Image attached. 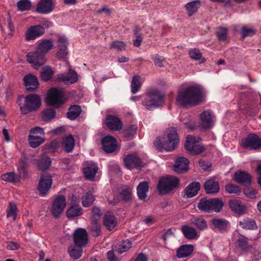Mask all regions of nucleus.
Returning a JSON list of instances; mask_svg holds the SVG:
<instances>
[{"label": "nucleus", "instance_id": "47", "mask_svg": "<svg viewBox=\"0 0 261 261\" xmlns=\"http://www.w3.org/2000/svg\"><path fill=\"white\" fill-rule=\"evenodd\" d=\"M239 225L244 229H254L256 228L255 221L250 219H245L239 222Z\"/></svg>", "mask_w": 261, "mask_h": 261}, {"label": "nucleus", "instance_id": "15", "mask_svg": "<svg viewBox=\"0 0 261 261\" xmlns=\"http://www.w3.org/2000/svg\"><path fill=\"white\" fill-rule=\"evenodd\" d=\"M233 180L243 186L248 187L252 182V176L248 172L241 170L237 171L233 176Z\"/></svg>", "mask_w": 261, "mask_h": 261}, {"label": "nucleus", "instance_id": "50", "mask_svg": "<svg viewBox=\"0 0 261 261\" xmlns=\"http://www.w3.org/2000/svg\"><path fill=\"white\" fill-rule=\"evenodd\" d=\"M18 11L21 12L30 10L32 7V3L30 0H19L17 3Z\"/></svg>", "mask_w": 261, "mask_h": 261}, {"label": "nucleus", "instance_id": "27", "mask_svg": "<svg viewBox=\"0 0 261 261\" xmlns=\"http://www.w3.org/2000/svg\"><path fill=\"white\" fill-rule=\"evenodd\" d=\"M53 47L54 44L51 39H44L39 43L36 49L46 56Z\"/></svg>", "mask_w": 261, "mask_h": 261}, {"label": "nucleus", "instance_id": "43", "mask_svg": "<svg viewBox=\"0 0 261 261\" xmlns=\"http://www.w3.org/2000/svg\"><path fill=\"white\" fill-rule=\"evenodd\" d=\"M94 200V196L92 192H88L82 197V205L84 207H88L93 203Z\"/></svg>", "mask_w": 261, "mask_h": 261}, {"label": "nucleus", "instance_id": "39", "mask_svg": "<svg viewBox=\"0 0 261 261\" xmlns=\"http://www.w3.org/2000/svg\"><path fill=\"white\" fill-rule=\"evenodd\" d=\"M122 200L125 202H128L132 199V190L127 186H123L119 192Z\"/></svg>", "mask_w": 261, "mask_h": 261}, {"label": "nucleus", "instance_id": "36", "mask_svg": "<svg viewBox=\"0 0 261 261\" xmlns=\"http://www.w3.org/2000/svg\"><path fill=\"white\" fill-rule=\"evenodd\" d=\"M210 212H220L223 206L224 203L222 199L219 198H210Z\"/></svg>", "mask_w": 261, "mask_h": 261}, {"label": "nucleus", "instance_id": "48", "mask_svg": "<svg viewBox=\"0 0 261 261\" xmlns=\"http://www.w3.org/2000/svg\"><path fill=\"white\" fill-rule=\"evenodd\" d=\"M90 229L92 234L94 237H97L101 234V225L98 221L91 220Z\"/></svg>", "mask_w": 261, "mask_h": 261}, {"label": "nucleus", "instance_id": "9", "mask_svg": "<svg viewBox=\"0 0 261 261\" xmlns=\"http://www.w3.org/2000/svg\"><path fill=\"white\" fill-rule=\"evenodd\" d=\"M45 56L37 49L34 51L28 53L26 56L27 61L35 69H38L45 64L46 61Z\"/></svg>", "mask_w": 261, "mask_h": 261}, {"label": "nucleus", "instance_id": "64", "mask_svg": "<svg viewBox=\"0 0 261 261\" xmlns=\"http://www.w3.org/2000/svg\"><path fill=\"white\" fill-rule=\"evenodd\" d=\"M251 252L252 256V261H258L260 258H261V254L260 252L258 250L253 248L252 246L251 248L249 250V251Z\"/></svg>", "mask_w": 261, "mask_h": 261}, {"label": "nucleus", "instance_id": "22", "mask_svg": "<svg viewBox=\"0 0 261 261\" xmlns=\"http://www.w3.org/2000/svg\"><path fill=\"white\" fill-rule=\"evenodd\" d=\"M103 225L110 231L113 230L117 224V219L113 213L107 212L103 219Z\"/></svg>", "mask_w": 261, "mask_h": 261}, {"label": "nucleus", "instance_id": "10", "mask_svg": "<svg viewBox=\"0 0 261 261\" xmlns=\"http://www.w3.org/2000/svg\"><path fill=\"white\" fill-rule=\"evenodd\" d=\"M66 205V199L63 195H58L54 199L52 207L51 214L55 218H58L63 212Z\"/></svg>", "mask_w": 261, "mask_h": 261}, {"label": "nucleus", "instance_id": "29", "mask_svg": "<svg viewBox=\"0 0 261 261\" xmlns=\"http://www.w3.org/2000/svg\"><path fill=\"white\" fill-rule=\"evenodd\" d=\"M75 140L71 135L63 138L62 142V146L64 151L67 153L71 152L74 147Z\"/></svg>", "mask_w": 261, "mask_h": 261}, {"label": "nucleus", "instance_id": "58", "mask_svg": "<svg viewBox=\"0 0 261 261\" xmlns=\"http://www.w3.org/2000/svg\"><path fill=\"white\" fill-rule=\"evenodd\" d=\"M126 44L123 41H113L111 45L110 48L116 49L118 51H121L125 50Z\"/></svg>", "mask_w": 261, "mask_h": 261}, {"label": "nucleus", "instance_id": "23", "mask_svg": "<svg viewBox=\"0 0 261 261\" xmlns=\"http://www.w3.org/2000/svg\"><path fill=\"white\" fill-rule=\"evenodd\" d=\"M189 160L185 157H179L175 161L174 170L177 173H182L188 169Z\"/></svg>", "mask_w": 261, "mask_h": 261}, {"label": "nucleus", "instance_id": "16", "mask_svg": "<svg viewBox=\"0 0 261 261\" xmlns=\"http://www.w3.org/2000/svg\"><path fill=\"white\" fill-rule=\"evenodd\" d=\"M23 82L28 91H35L39 87V84L37 76L31 73H29L23 77Z\"/></svg>", "mask_w": 261, "mask_h": 261}, {"label": "nucleus", "instance_id": "18", "mask_svg": "<svg viewBox=\"0 0 261 261\" xmlns=\"http://www.w3.org/2000/svg\"><path fill=\"white\" fill-rule=\"evenodd\" d=\"M54 9L53 0H40L37 5L36 11L40 14H48Z\"/></svg>", "mask_w": 261, "mask_h": 261}, {"label": "nucleus", "instance_id": "14", "mask_svg": "<svg viewBox=\"0 0 261 261\" xmlns=\"http://www.w3.org/2000/svg\"><path fill=\"white\" fill-rule=\"evenodd\" d=\"M101 145L103 150L107 153L114 152L118 149L116 139L110 136H107L102 139Z\"/></svg>", "mask_w": 261, "mask_h": 261}, {"label": "nucleus", "instance_id": "44", "mask_svg": "<svg viewBox=\"0 0 261 261\" xmlns=\"http://www.w3.org/2000/svg\"><path fill=\"white\" fill-rule=\"evenodd\" d=\"M132 246V243L128 240L122 241L119 245L116 246L115 251L121 254L128 250Z\"/></svg>", "mask_w": 261, "mask_h": 261}, {"label": "nucleus", "instance_id": "7", "mask_svg": "<svg viewBox=\"0 0 261 261\" xmlns=\"http://www.w3.org/2000/svg\"><path fill=\"white\" fill-rule=\"evenodd\" d=\"M64 92L56 88H51L48 92L46 102L49 106H57L64 102Z\"/></svg>", "mask_w": 261, "mask_h": 261}, {"label": "nucleus", "instance_id": "60", "mask_svg": "<svg viewBox=\"0 0 261 261\" xmlns=\"http://www.w3.org/2000/svg\"><path fill=\"white\" fill-rule=\"evenodd\" d=\"M151 59L153 60L155 65L160 67H163L164 66L163 62L165 61V58L164 57L156 54L152 56Z\"/></svg>", "mask_w": 261, "mask_h": 261}, {"label": "nucleus", "instance_id": "37", "mask_svg": "<svg viewBox=\"0 0 261 261\" xmlns=\"http://www.w3.org/2000/svg\"><path fill=\"white\" fill-rule=\"evenodd\" d=\"M81 107L78 105L71 106L67 113V117L69 119L73 120L76 119L81 114Z\"/></svg>", "mask_w": 261, "mask_h": 261}, {"label": "nucleus", "instance_id": "1", "mask_svg": "<svg viewBox=\"0 0 261 261\" xmlns=\"http://www.w3.org/2000/svg\"><path fill=\"white\" fill-rule=\"evenodd\" d=\"M202 91L200 87L192 86L178 92L176 101L183 108L198 105L202 100Z\"/></svg>", "mask_w": 261, "mask_h": 261}, {"label": "nucleus", "instance_id": "53", "mask_svg": "<svg viewBox=\"0 0 261 261\" xmlns=\"http://www.w3.org/2000/svg\"><path fill=\"white\" fill-rule=\"evenodd\" d=\"M137 128L138 127L136 125L128 126L123 132L124 137L127 138H132L136 133Z\"/></svg>", "mask_w": 261, "mask_h": 261}, {"label": "nucleus", "instance_id": "5", "mask_svg": "<svg viewBox=\"0 0 261 261\" xmlns=\"http://www.w3.org/2000/svg\"><path fill=\"white\" fill-rule=\"evenodd\" d=\"M179 180L174 176L169 175L159 179L157 188L160 194H166L176 188Z\"/></svg>", "mask_w": 261, "mask_h": 261}, {"label": "nucleus", "instance_id": "8", "mask_svg": "<svg viewBox=\"0 0 261 261\" xmlns=\"http://www.w3.org/2000/svg\"><path fill=\"white\" fill-rule=\"evenodd\" d=\"M185 148L192 155L199 154L205 149V147L196 141L195 138L192 136L187 137Z\"/></svg>", "mask_w": 261, "mask_h": 261}, {"label": "nucleus", "instance_id": "56", "mask_svg": "<svg viewBox=\"0 0 261 261\" xmlns=\"http://www.w3.org/2000/svg\"><path fill=\"white\" fill-rule=\"evenodd\" d=\"M242 38L244 39L245 38L248 36H252L256 32V30L253 28H249L246 25H244L242 28Z\"/></svg>", "mask_w": 261, "mask_h": 261}, {"label": "nucleus", "instance_id": "42", "mask_svg": "<svg viewBox=\"0 0 261 261\" xmlns=\"http://www.w3.org/2000/svg\"><path fill=\"white\" fill-rule=\"evenodd\" d=\"M1 179L5 181L15 183L19 181V177L14 172H7L1 175Z\"/></svg>", "mask_w": 261, "mask_h": 261}, {"label": "nucleus", "instance_id": "51", "mask_svg": "<svg viewBox=\"0 0 261 261\" xmlns=\"http://www.w3.org/2000/svg\"><path fill=\"white\" fill-rule=\"evenodd\" d=\"M27 158L25 156L21 158L18 166L19 173L20 175H22L23 177H25L27 176V172L26 169L27 167Z\"/></svg>", "mask_w": 261, "mask_h": 261}, {"label": "nucleus", "instance_id": "21", "mask_svg": "<svg viewBox=\"0 0 261 261\" xmlns=\"http://www.w3.org/2000/svg\"><path fill=\"white\" fill-rule=\"evenodd\" d=\"M106 124L111 130L117 131L122 128V123L117 116L109 115L106 117Z\"/></svg>", "mask_w": 261, "mask_h": 261}, {"label": "nucleus", "instance_id": "26", "mask_svg": "<svg viewBox=\"0 0 261 261\" xmlns=\"http://www.w3.org/2000/svg\"><path fill=\"white\" fill-rule=\"evenodd\" d=\"M98 170L97 165L92 163H87V167L84 168V173L87 179L93 180Z\"/></svg>", "mask_w": 261, "mask_h": 261}, {"label": "nucleus", "instance_id": "6", "mask_svg": "<svg viewBox=\"0 0 261 261\" xmlns=\"http://www.w3.org/2000/svg\"><path fill=\"white\" fill-rule=\"evenodd\" d=\"M242 147L245 149L249 148L251 150H258L261 149V138L256 134L250 133L246 138H243L241 143Z\"/></svg>", "mask_w": 261, "mask_h": 261}, {"label": "nucleus", "instance_id": "25", "mask_svg": "<svg viewBox=\"0 0 261 261\" xmlns=\"http://www.w3.org/2000/svg\"><path fill=\"white\" fill-rule=\"evenodd\" d=\"M60 81L64 82L66 84H72L78 80L77 74L75 71L72 69H69L67 73L63 74L59 77Z\"/></svg>", "mask_w": 261, "mask_h": 261}, {"label": "nucleus", "instance_id": "40", "mask_svg": "<svg viewBox=\"0 0 261 261\" xmlns=\"http://www.w3.org/2000/svg\"><path fill=\"white\" fill-rule=\"evenodd\" d=\"M210 199L202 198L197 204V207L201 212L209 213L210 212Z\"/></svg>", "mask_w": 261, "mask_h": 261}, {"label": "nucleus", "instance_id": "41", "mask_svg": "<svg viewBox=\"0 0 261 261\" xmlns=\"http://www.w3.org/2000/svg\"><path fill=\"white\" fill-rule=\"evenodd\" d=\"M28 140L30 146L35 148L42 144L45 141V139L44 137H35L34 135H29Z\"/></svg>", "mask_w": 261, "mask_h": 261}, {"label": "nucleus", "instance_id": "17", "mask_svg": "<svg viewBox=\"0 0 261 261\" xmlns=\"http://www.w3.org/2000/svg\"><path fill=\"white\" fill-rule=\"evenodd\" d=\"M123 160L125 166L128 169L140 168L143 167V162L136 154H128Z\"/></svg>", "mask_w": 261, "mask_h": 261}, {"label": "nucleus", "instance_id": "34", "mask_svg": "<svg viewBox=\"0 0 261 261\" xmlns=\"http://www.w3.org/2000/svg\"><path fill=\"white\" fill-rule=\"evenodd\" d=\"M211 223L213 225L214 229H216L220 231H224L229 224L228 222L225 219L215 218L211 220Z\"/></svg>", "mask_w": 261, "mask_h": 261}, {"label": "nucleus", "instance_id": "45", "mask_svg": "<svg viewBox=\"0 0 261 261\" xmlns=\"http://www.w3.org/2000/svg\"><path fill=\"white\" fill-rule=\"evenodd\" d=\"M53 73L54 71L49 66H44L41 71V79L45 82L48 81L52 78Z\"/></svg>", "mask_w": 261, "mask_h": 261}, {"label": "nucleus", "instance_id": "32", "mask_svg": "<svg viewBox=\"0 0 261 261\" xmlns=\"http://www.w3.org/2000/svg\"><path fill=\"white\" fill-rule=\"evenodd\" d=\"M201 6V2L199 0H195L187 3L185 7L187 11L188 15L190 17L192 16L194 14L196 13Z\"/></svg>", "mask_w": 261, "mask_h": 261}, {"label": "nucleus", "instance_id": "12", "mask_svg": "<svg viewBox=\"0 0 261 261\" xmlns=\"http://www.w3.org/2000/svg\"><path fill=\"white\" fill-rule=\"evenodd\" d=\"M73 238L74 244L78 247L81 248L88 243V233L85 229H77L73 233Z\"/></svg>", "mask_w": 261, "mask_h": 261}, {"label": "nucleus", "instance_id": "57", "mask_svg": "<svg viewBox=\"0 0 261 261\" xmlns=\"http://www.w3.org/2000/svg\"><path fill=\"white\" fill-rule=\"evenodd\" d=\"M70 256L74 259L79 258L82 254L83 249L82 247L77 249L70 247L68 250Z\"/></svg>", "mask_w": 261, "mask_h": 261}, {"label": "nucleus", "instance_id": "54", "mask_svg": "<svg viewBox=\"0 0 261 261\" xmlns=\"http://www.w3.org/2000/svg\"><path fill=\"white\" fill-rule=\"evenodd\" d=\"M140 76L139 75H135L133 76L132 83L131 88L132 92L133 94L136 93L141 87Z\"/></svg>", "mask_w": 261, "mask_h": 261}, {"label": "nucleus", "instance_id": "35", "mask_svg": "<svg viewBox=\"0 0 261 261\" xmlns=\"http://www.w3.org/2000/svg\"><path fill=\"white\" fill-rule=\"evenodd\" d=\"M83 214V210L79 205L74 204L71 205L68 209L66 215L69 219L79 217Z\"/></svg>", "mask_w": 261, "mask_h": 261}, {"label": "nucleus", "instance_id": "38", "mask_svg": "<svg viewBox=\"0 0 261 261\" xmlns=\"http://www.w3.org/2000/svg\"><path fill=\"white\" fill-rule=\"evenodd\" d=\"M236 246L244 252H248L252 247L249 244L248 239L245 237H240L237 240Z\"/></svg>", "mask_w": 261, "mask_h": 261}, {"label": "nucleus", "instance_id": "30", "mask_svg": "<svg viewBox=\"0 0 261 261\" xmlns=\"http://www.w3.org/2000/svg\"><path fill=\"white\" fill-rule=\"evenodd\" d=\"M200 189L199 182H192L185 189V194L188 198H192L196 195Z\"/></svg>", "mask_w": 261, "mask_h": 261}, {"label": "nucleus", "instance_id": "3", "mask_svg": "<svg viewBox=\"0 0 261 261\" xmlns=\"http://www.w3.org/2000/svg\"><path fill=\"white\" fill-rule=\"evenodd\" d=\"M164 95L160 91L154 90L146 93L142 103L146 109L152 110L164 104Z\"/></svg>", "mask_w": 261, "mask_h": 261}, {"label": "nucleus", "instance_id": "61", "mask_svg": "<svg viewBox=\"0 0 261 261\" xmlns=\"http://www.w3.org/2000/svg\"><path fill=\"white\" fill-rule=\"evenodd\" d=\"M244 110L246 114L249 116L254 115L257 111V109L255 108V105L254 104H247Z\"/></svg>", "mask_w": 261, "mask_h": 261}, {"label": "nucleus", "instance_id": "20", "mask_svg": "<svg viewBox=\"0 0 261 261\" xmlns=\"http://www.w3.org/2000/svg\"><path fill=\"white\" fill-rule=\"evenodd\" d=\"M214 125L213 116L208 111H205L200 114V127L205 129H210Z\"/></svg>", "mask_w": 261, "mask_h": 261}, {"label": "nucleus", "instance_id": "2", "mask_svg": "<svg viewBox=\"0 0 261 261\" xmlns=\"http://www.w3.org/2000/svg\"><path fill=\"white\" fill-rule=\"evenodd\" d=\"M179 143L178 135L175 128L171 127L167 131V134L161 141L160 138H156L154 142L156 148L159 151L164 149L171 151L173 150Z\"/></svg>", "mask_w": 261, "mask_h": 261}, {"label": "nucleus", "instance_id": "4", "mask_svg": "<svg viewBox=\"0 0 261 261\" xmlns=\"http://www.w3.org/2000/svg\"><path fill=\"white\" fill-rule=\"evenodd\" d=\"M41 105L40 97L36 94H30L24 97V104L20 106L21 113L24 115L37 111Z\"/></svg>", "mask_w": 261, "mask_h": 261}, {"label": "nucleus", "instance_id": "11", "mask_svg": "<svg viewBox=\"0 0 261 261\" xmlns=\"http://www.w3.org/2000/svg\"><path fill=\"white\" fill-rule=\"evenodd\" d=\"M52 177L48 173L42 174L39 181L38 191L41 195H45L49 190L52 185Z\"/></svg>", "mask_w": 261, "mask_h": 261}, {"label": "nucleus", "instance_id": "13", "mask_svg": "<svg viewBox=\"0 0 261 261\" xmlns=\"http://www.w3.org/2000/svg\"><path fill=\"white\" fill-rule=\"evenodd\" d=\"M45 33V29L41 25H35L29 27L26 31L25 39L31 41L40 37Z\"/></svg>", "mask_w": 261, "mask_h": 261}, {"label": "nucleus", "instance_id": "24", "mask_svg": "<svg viewBox=\"0 0 261 261\" xmlns=\"http://www.w3.org/2000/svg\"><path fill=\"white\" fill-rule=\"evenodd\" d=\"M204 187L206 194H215L219 191L220 187L218 181L213 179H210L205 181Z\"/></svg>", "mask_w": 261, "mask_h": 261}, {"label": "nucleus", "instance_id": "52", "mask_svg": "<svg viewBox=\"0 0 261 261\" xmlns=\"http://www.w3.org/2000/svg\"><path fill=\"white\" fill-rule=\"evenodd\" d=\"M192 223L199 230H203L207 227L206 221L203 218H196L193 219Z\"/></svg>", "mask_w": 261, "mask_h": 261}, {"label": "nucleus", "instance_id": "33", "mask_svg": "<svg viewBox=\"0 0 261 261\" xmlns=\"http://www.w3.org/2000/svg\"><path fill=\"white\" fill-rule=\"evenodd\" d=\"M181 230L183 233L184 237L188 240H193L196 239L198 236L196 230L188 225H184L181 227Z\"/></svg>", "mask_w": 261, "mask_h": 261}, {"label": "nucleus", "instance_id": "59", "mask_svg": "<svg viewBox=\"0 0 261 261\" xmlns=\"http://www.w3.org/2000/svg\"><path fill=\"white\" fill-rule=\"evenodd\" d=\"M16 205L14 203L10 202L9 208L7 210V217H13V219L15 220L16 217Z\"/></svg>", "mask_w": 261, "mask_h": 261}, {"label": "nucleus", "instance_id": "62", "mask_svg": "<svg viewBox=\"0 0 261 261\" xmlns=\"http://www.w3.org/2000/svg\"><path fill=\"white\" fill-rule=\"evenodd\" d=\"M189 54L191 59L195 60H200L202 57V54L200 50L197 48H193L190 50Z\"/></svg>", "mask_w": 261, "mask_h": 261}, {"label": "nucleus", "instance_id": "31", "mask_svg": "<svg viewBox=\"0 0 261 261\" xmlns=\"http://www.w3.org/2000/svg\"><path fill=\"white\" fill-rule=\"evenodd\" d=\"M137 190L139 199L145 201L147 197V193L149 190L148 182L147 181L140 182L137 188Z\"/></svg>", "mask_w": 261, "mask_h": 261}, {"label": "nucleus", "instance_id": "55", "mask_svg": "<svg viewBox=\"0 0 261 261\" xmlns=\"http://www.w3.org/2000/svg\"><path fill=\"white\" fill-rule=\"evenodd\" d=\"M225 188L226 191L229 193L239 195L241 192L240 188L233 184H228Z\"/></svg>", "mask_w": 261, "mask_h": 261}, {"label": "nucleus", "instance_id": "28", "mask_svg": "<svg viewBox=\"0 0 261 261\" xmlns=\"http://www.w3.org/2000/svg\"><path fill=\"white\" fill-rule=\"evenodd\" d=\"M194 250L192 245L186 244L181 246L176 251V256L178 258L186 257L190 255Z\"/></svg>", "mask_w": 261, "mask_h": 261}, {"label": "nucleus", "instance_id": "19", "mask_svg": "<svg viewBox=\"0 0 261 261\" xmlns=\"http://www.w3.org/2000/svg\"><path fill=\"white\" fill-rule=\"evenodd\" d=\"M229 207L235 214L242 215L247 213V207L241 201L232 199L229 201Z\"/></svg>", "mask_w": 261, "mask_h": 261}, {"label": "nucleus", "instance_id": "46", "mask_svg": "<svg viewBox=\"0 0 261 261\" xmlns=\"http://www.w3.org/2000/svg\"><path fill=\"white\" fill-rule=\"evenodd\" d=\"M55 117L56 111L53 108L47 109L42 112V118L44 121H50Z\"/></svg>", "mask_w": 261, "mask_h": 261}, {"label": "nucleus", "instance_id": "49", "mask_svg": "<svg viewBox=\"0 0 261 261\" xmlns=\"http://www.w3.org/2000/svg\"><path fill=\"white\" fill-rule=\"evenodd\" d=\"M50 164V159L48 156H44L39 160L38 166L40 170H45L49 168Z\"/></svg>", "mask_w": 261, "mask_h": 261}, {"label": "nucleus", "instance_id": "63", "mask_svg": "<svg viewBox=\"0 0 261 261\" xmlns=\"http://www.w3.org/2000/svg\"><path fill=\"white\" fill-rule=\"evenodd\" d=\"M92 217L91 220H97L100 218L101 216L102 215V212L99 207L97 206H94L93 207L92 210Z\"/></svg>", "mask_w": 261, "mask_h": 261}]
</instances>
